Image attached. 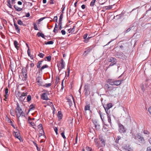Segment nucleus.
Listing matches in <instances>:
<instances>
[{
	"mask_svg": "<svg viewBox=\"0 0 151 151\" xmlns=\"http://www.w3.org/2000/svg\"><path fill=\"white\" fill-rule=\"evenodd\" d=\"M49 94L46 93H43L41 96V98L43 100H49V99L47 96V95H49Z\"/></svg>",
	"mask_w": 151,
	"mask_h": 151,
	"instance_id": "9b49d317",
	"label": "nucleus"
},
{
	"mask_svg": "<svg viewBox=\"0 0 151 151\" xmlns=\"http://www.w3.org/2000/svg\"><path fill=\"white\" fill-rule=\"evenodd\" d=\"M48 67V66L46 65H43L40 68V70L42 71V70L45 68H47Z\"/></svg>",
	"mask_w": 151,
	"mask_h": 151,
	"instance_id": "473e14b6",
	"label": "nucleus"
},
{
	"mask_svg": "<svg viewBox=\"0 0 151 151\" xmlns=\"http://www.w3.org/2000/svg\"><path fill=\"white\" fill-rule=\"evenodd\" d=\"M125 149L127 151H132V149L131 147H129V146H126L125 147Z\"/></svg>",
	"mask_w": 151,
	"mask_h": 151,
	"instance_id": "7c9ffc66",
	"label": "nucleus"
},
{
	"mask_svg": "<svg viewBox=\"0 0 151 151\" xmlns=\"http://www.w3.org/2000/svg\"><path fill=\"white\" fill-rule=\"evenodd\" d=\"M112 6H105L103 7V9H106V10H109L111 9L112 8Z\"/></svg>",
	"mask_w": 151,
	"mask_h": 151,
	"instance_id": "c756f323",
	"label": "nucleus"
},
{
	"mask_svg": "<svg viewBox=\"0 0 151 151\" xmlns=\"http://www.w3.org/2000/svg\"><path fill=\"white\" fill-rule=\"evenodd\" d=\"M42 80V79L41 77H38L36 78V81L37 83V84L39 86H42V82L41 81Z\"/></svg>",
	"mask_w": 151,
	"mask_h": 151,
	"instance_id": "9d476101",
	"label": "nucleus"
},
{
	"mask_svg": "<svg viewBox=\"0 0 151 151\" xmlns=\"http://www.w3.org/2000/svg\"><path fill=\"white\" fill-rule=\"evenodd\" d=\"M93 123L95 125V127L97 129H100V125L99 122L98 121L95 119L93 121Z\"/></svg>",
	"mask_w": 151,
	"mask_h": 151,
	"instance_id": "423d86ee",
	"label": "nucleus"
},
{
	"mask_svg": "<svg viewBox=\"0 0 151 151\" xmlns=\"http://www.w3.org/2000/svg\"><path fill=\"white\" fill-rule=\"evenodd\" d=\"M63 14H60V18H59V22H62V19L63 18Z\"/></svg>",
	"mask_w": 151,
	"mask_h": 151,
	"instance_id": "4c0bfd02",
	"label": "nucleus"
},
{
	"mask_svg": "<svg viewBox=\"0 0 151 151\" xmlns=\"http://www.w3.org/2000/svg\"><path fill=\"white\" fill-rule=\"evenodd\" d=\"M19 25L25 26L26 25L21 20H19Z\"/></svg>",
	"mask_w": 151,
	"mask_h": 151,
	"instance_id": "09e8293b",
	"label": "nucleus"
},
{
	"mask_svg": "<svg viewBox=\"0 0 151 151\" xmlns=\"http://www.w3.org/2000/svg\"><path fill=\"white\" fill-rule=\"evenodd\" d=\"M13 134L15 137L19 139V136L18 135V133L16 132H14L13 133Z\"/></svg>",
	"mask_w": 151,
	"mask_h": 151,
	"instance_id": "bb28decb",
	"label": "nucleus"
},
{
	"mask_svg": "<svg viewBox=\"0 0 151 151\" xmlns=\"http://www.w3.org/2000/svg\"><path fill=\"white\" fill-rule=\"evenodd\" d=\"M116 17H117L118 19H119L122 17V16H120V14H119L117 15L116 16Z\"/></svg>",
	"mask_w": 151,
	"mask_h": 151,
	"instance_id": "bf43d9fd",
	"label": "nucleus"
},
{
	"mask_svg": "<svg viewBox=\"0 0 151 151\" xmlns=\"http://www.w3.org/2000/svg\"><path fill=\"white\" fill-rule=\"evenodd\" d=\"M123 81V80H120L114 81V85L117 86L121 83H122Z\"/></svg>",
	"mask_w": 151,
	"mask_h": 151,
	"instance_id": "4468645a",
	"label": "nucleus"
},
{
	"mask_svg": "<svg viewBox=\"0 0 151 151\" xmlns=\"http://www.w3.org/2000/svg\"><path fill=\"white\" fill-rule=\"evenodd\" d=\"M108 120V122L110 123V125H111V120L110 117V115H109L107 116Z\"/></svg>",
	"mask_w": 151,
	"mask_h": 151,
	"instance_id": "c9c22d12",
	"label": "nucleus"
},
{
	"mask_svg": "<svg viewBox=\"0 0 151 151\" xmlns=\"http://www.w3.org/2000/svg\"><path fill=\"white\" fill-rule=\"evenodd\" d=\"M46 58L47 59L48 61H50L51 60V57L50 55H49V56L47 57Z\"/></svg>",
	"mask_w": 151,
	"mask_h": 151,
	"instance_id": "a18cd8bd",
	"label": "nucleus"
},
{
	"mask_svg": "<svg viewBox=\"0 0 151 151\" xmlns=\"http://www.w3.org/2000/svg\"><path fill=\"white\" fill-rule=\"evenodd\" d=\"M84 110L85 111L87 110H89L91 112V111L90 110V106L89 104H88L85 106Z\"/></svg>",
	"mask_w": 151,
	"mask_h": 151,
	"instance_id": "aec40b11",
	"label": "nucleus"
},
{
	"mask_svg": "<svg viewBox=\"0 0 151 151\" xmlns=\"http://www.w3.org/2000/svg\"><path fill=\"white\" fill-rule=\"evenodd\" d=\"M62 22H59V29L60 30L62 29Z\"/></svg>",
	"mask_w": 151,
	"mask_h": 151,
	"instance_id": "3c124183",
	"label": "nucleus"
},
{
	"mask_svg": "<svg viewBox=\"0 0 151 151\" xmlns=\"http://www.w3.org/2000/svg\"><path fill=\"white\" fill-rule=\"evenodd\" d=\"M31 99V96L30 95H29L27 96V101H30Z\"/></svg>",
	"mask_w": 151,
	"mask_h": 151,
	"instance_id": "37998d69",
	"label": "nucleus"
},
{
	"mask_svg": "<svg viewBox=\"0 0 151 151\" xmlns=\"http://www.w3.org/2000/svg\"><path fill=\"white\" fill-rule=\"evenodd\" d=\"M52 85L51 83H45V84L42 85V86L48 88L50 86Z\"/></svg>",
	"mask_w": 151,
	"mask_h": 151,
	"instance_id": "c85d7f7f",
	"label": "nucleus"
},
{
	"mask_svg": "<svg viewBox=\"0 0 151 151\" xmlns=\"http://www.w3.org/2000/svg\"><path fill=\"white\" fill-rule=\"evenodd\" d=\"M94 47V46L93 45L90 46L86 50L84 51L83 54L86 53V54L85 55H86L88 54L93 49Z\"/></svg>",
	"mask_w": 151,
	"mask_h": 151,
	"instance_id": "1a4fd4ad",
	"label": "nucleus"
},
{
	"mask_svg": "<svg viewBox=\"0 0 151 151\" xmlns=\"http://www.w3.org/2000/svg\"><path fill=\"white\" fill-rule=\"evenodd\" d=\"M14 45L15 47V48L17 49V50L19 49V47L18 46V45H19V44L16 40H14Z\"/></svg>",
	"mask_w": 151,
	"mask_h": 151,
	"instance_id": "412c9836",
	"label": "nucleus"
},
{
	"mask_svg": "<svg viewBox=\"0 0 151 151\" xmlns=\"http://www.w3.org/2000/svg\"><path fill=\"white\" fill-rule=\"evenodd\" d=\"M5 94L4 95V97L6 98H7L8 97V96L9 95V94H8V89L7 88H5Z\"/></svg>",
	"mask_w": 151,
	"mask_h": 151,
	"instance_id": "b1692460",
	"label": "nucleus"
},
{
	"mask_svg": "<svg viewBox=\"0 0 151 151\" xmlns=\"http://www.w3.org/2000/svg\"><path fill=\"white\" fill-rule=\"evenodd\" d=\"M53 43L52 41H50L47 42L45 44L46 45H52L53 44Z\"/></svg>",
	"mask_w": 151,
	"mask_h": 151,
	"instance_id": "ea45409f",
	"label": "nucleus"
},
{
	"mask_svg": "<svg viewBox=\"0 0 151 151\" xmlns=\"http://www.w3.org/2000/svg\"><path fill=\"white\" fill-rule=\"evenodd\" d=\"M84 39V40L83 41L85 43H87L89 41V40L87 38H86Z\"/></svg>",
	"mask_w": 151,
	"mask_h": 151,
	"instance_id": "052dcab7",
	"label": "nucleus"
},
{
	"mask_svg": "<svg viewBox=\"0 0 151 151\" xmlns=\"http://www.w3.org/2000/svg\"><path fill=\"white\" fill-rule=\"evenodd\" d=\"M19 85H18V84H17L16 88L15 89V94L14 96V101L16 103V104L17 105V107L15 109V113L13 109H11L10 110L11 114L12 116H14L15 114L18 119L19 118V116H18V114H19V104L18 103V101H19Z\"/></svg>",
	"mask_w": 151,
	"mask_h": 151,
	"instance_id": "f257e3e1",
	"label": "nucleus"
},
{
	"mask_svg": "<svg viewBox=\"0 0 151 151\" xmlns=\"http://www.w3.org/2000/svg\"><path fill=\"white\" fill-rule=\"evenodd\" d=\"M105 109H109L112 107V104L111 103L108 104L106 105L103 106Z\"/></svg>",
	"mask_w": 151,
	"mask_h": 151,
	"instance_id": "2eb2a0df",
	"label": "nucleus"
},
{
	"mask_svg": "<svg viewBox=\"0 0 151 151\" xmlns=\"http://www.w3.org/2000/svg\"><path fill=\"white\" fill-rule=\"evenodd\" d=\"M114 81H110L109 82V84L111 85H114Z\"/></svg>",
	"mask_w": 151,
	"mask_h": 151,
	"instance_id": "603ef678",
	"label": "nucleus"
},
{
	"mask_svg": "<svg viewBox=\"0 0 151 151\" xmlns=\"http://www.w3.org/2000/svg\"><path fill=\"white\" fill-rule=\"evenodd\" d=\"M75 26H73V27L72 28H70L68 30V31L69 33H72L75 31Z\"/></svg>",
	"mask_w": 151,
	"mask_h": 151,
	"instance_id": "a878e982",
	"label": "nucleus"
},
{
	"mask_svg": "<svg viewBox=\"0 0 151 151\" xmlns=\"http://www.w3.org/2000/svg\"><path fill=\"white\" fill-rule=\"evenodd\" d=\"M132 137L134 138L135 139H137V137H134L133 134H132ZM137 138L139 139V141L141 143H143L144 142L145 140L143 137L140 135L138 134H137Z\"/></svg>",
	"mask_w": 151,
	"mask_h": 151,
	"instance_id": "39448f33",
	"label": "nucleus"
},
{
	"mask_svg": "<svg viewBox=\"0 0 151 151\" xmlns=\"http://www.w3.org/2000/svg\"><path fill=\"white\" fill-rule=\"evenodd\" d=\"M118 124L119 132L121 133H125L126 132V131L124 126L120 123H118Z\"/></svg>",
	"mask_w": 151,
	"mask_h": 151,
	"instance_id": "7ed1b4c3",
	"label": "nucleus"
},
{
	"mask_svg": "<svg viewBox=\"0 0 151 151\" xmlns=\"http://www.w3.org/2000/svg\"><path fill=\"white\" fill-rule=\"evenodd\" d=\"M15 0H8L7 1V6L10 8H12V4L15 3Z\"/></svg>",
	"mask_w": 151,
	"mask_h": 151,
	"instance_id": "f8f14e48",
	"label": "nucleus"
},
{
	"mask_svg": "<svg viewBox=\"0 0 151 151\" xmlns=\"http://www.w3.org/2000/svg\"><path fill=\"white\" fill-rule=\"evenodd\" d=\"M35 108L34 107V106H33V105L32 104H31L30 105V108L29 109V111H30L33 110Z\"/></svg>",
	"mask_w": 151,
	"mask_h": 151,
	"instance_id": "58836bf2",
	"label": "nucleus"
},
{
	"mask_svg": "<svg viewBox=\"0 0 151 151\" xmlns=\"http://www.w3.org/2000/svg\"><path fill=\"white\" fill-rule=\"evenodd\" d=\"M43 92H44L43 93H46L47 94H49V92L48 91L46 90H44L43 91Z\"/></svg>",
	"mask_w": 151,
	"mask_h": 151,
	"instance_id": "69168bd1",
	"label": "nucleus"
},
{
	"mask_svg": "<svg viewBox=\"0 0 151 151\" xmlns=\"http://www.w3.org/2000/svg\"><path fill=\"white\" fill-rule=\"evenodd\" d=\"M61 62L60 63V65L58 64L57 65L58 67V70L60 72L62 69H63L65 66V64L64 62L63 59H62L61 60Z\"/></svg>",
	"mask_w": 151,
	"mask_h": 151,
	"instance_id": "20e7f679",
	"label": "nucleus"
},
{
	"mask_svg": "<svg viewBox=\"0 0 151 151\" xmlns=\"http://www.w3.org/2000/svg\"><path fill=\"white\" fill-rule=\"evenodd\" d=\"M63 115L61 111H58V117L59 120L61 119L62 118Z\"/></svg>",
	"mask_w": 151,
	"mask_h": 151,
	"instance_id": "6ab92c4d",
	"label": "nucleus"
},
{
	"mask_svg": "<svg viewBox=\"0 0 151 151\" xmlns=\"http://www.w3.org/2000/svg\"><path fill=\"white\" fill-rule=\"evenodd\" d=\"M61 32L63 35H65L66 34V32L64 30H62L61 31Z\"/></svg>",
	"mask_w": 151,
	"mask_h": 151,
	"instance_id": "13d9d810",
	"label": "nucleus"
},
{
	"mask_svg": "<svg viewBox=\"0 0 151 151\" xmlns=\"http://www.w3.org/2000/svg\"><path fill=\"white\" fill-rule=\"evenodd\" d=\"M61 135L64 139L66 138V137L64 135V132H63L61 133Z\"/></svg>",
	"mask_w": 151,
	"mask_h": 151,
	"instance_id": "4d7b16f0",
	"label": "nucleus"
},
{
	"mask_svg": "<svg viewBox=\"0 0 151 151\" xmlns=\"http://www.w3.org/2000/svg\"><path fill=\"white\" fill-rule=\"evenodd\" d=\"M96 1V0H92L90 3V6H94Z\"/></svg>",
	"mask_w": 151,
	"mask_h": 151,
	"instance_id": "f704fd0d",
	"label": "nucleus"
},
{
	"mask_svg": "<svg viewBox=\"0 0 151 151\" xmlns=\"http://www.w3.org/2000/svg\"><path fill=\"white\" fill-rule=\"evenodd\" d=\"M105 109L106 112L107 114V116H108L109 115H109V114L110 113V111H109V109Z\"/></svg>",
	"mask_w": 151,
	"mask_h": 151,
	"instance_id": "8fccbe9b",
	"label": "nucleus"
},
{
	"mask_svg": "<svg viewBox=\"0 0 151 151\" xmlns=\"http://www.w3.org/2000/svg\"><path fill=\"white\" fill-rule=\"evenodd\" d=\"M22 73L24 76L26 78L27 77V73L26 70L24 68L22 69Z\"/></svg>",
	"mask_w": 151,
	"mask_h": 151,
	"instance_id": "4be33fe9",
	"label": "nucleus"
},
{
	"mask_svg": "<svg viewBox=\"0 0 151 151\" xmlns=\"http://www.w3.org/2000/svg\"><path fill=\"white\" fill-rule=\"evenodd\" d=\"M14 25L17 32L18 33H19V28L18 27V26L14 22Z\"/></svg>",
	"mask_w": 151,
	"mask_h": 151,
	"instance_id": "cd10ccee",
	"label": "nucleus"
},
{
	"mask_svg": "<svg viewBox=\"0 0 151 151\" xmlns=\"http://www.w3.org/2000/svg\"><path fill=\"white\" fill-rule=\"evenodd\" d=\"M108 60L109 62H111V63L109 64V67L112 66L115 64H116L117 62L116 60V58H114L113 57H110L108 58Z\"/></svg>",
	"mask_w": 151,
	"mask_h": 151,
	"instance_id": "f03ea898",
	"label": "nucleus"
},
{
	"mask_svg": "<svg viewBox=\"0 0 151 151\" xmlns=\"http://www.w3.org/2000/svg\"><path fill=\"white\" fill-rule=\"evenodd\" d=\"M99 113L100 115V116L101 118V120L103 121V119H104V115H105V114L103 113L102 112H101L99 111Z\"/></svg>",
	"mask_w": 151,
	"mask_h": 151,
	"instance_id": "5701e85b",
	"label": "nucleus"
},
{
	"mask_svg": "<svg viewBox=\"0 0 151 151\" xmlns=\"http://www.w3.org/2000/svg\"><path fill=\"white\" fill-rule=\"evenodd\" d=\"M88 35L87 33L85 34L83 36V38L84 39L87 38Z\"/></svg>",
	"mask_w": 151,
	"mask_h": 151,
	"instance_id": "680f3d73",
	"label": "nucleus"
},
{
	"mask_svg": "<svg viewBox=\"0 0 151 151\" xmlns=\"http://www.w3.org/2000/svg\"><path fill=\"white\" fill-rule=\"evenodd\" d=\"M86 149L87 151H92V149L89 147H86Z\"/></svg>",
	"mask_w": 151,
	"mask_h": 151,
	"instance_id": "c03bdc74",
	"label": "nucleus"
},
{
	"mask_svg": "<svg viewBox=\"0 0 151 151\" xmlns=\"http://www.w3.org/2000/svg\"><path fill=\"white\" fill-rule=\"evenodd\" d=\"M38 128L39 129H42L43 127L42 124H39L38 126Z\"/></svg>",
	"mask_w": 151,
	"mask_h": 151,
	"instance_id": "864d4df0",
	"label": "nucleus"
},
{
	"mask_svg": "<svg viewBox=\"0 0 151 151\" xmlns=\"http://www.w3.org/2000/svg\"><path fill=\"white\" fill-rule=\"evenodd\" d=\"M45 18V17H43L41 18L38 20V21L39 22H40Z\"/></svg>",
	"mask_w": 151,
	"mask_h": 151,
	"instance_id": "6e6d98bb",
	"label": "nucleus"
},
{
	"mask_svg": "<svg viewBox=\"0 0 151 151\" xmlns=\"http://www.w3.org/2000/svg\"><path fill=\"white\" fill-rule=\"evenodd\" d=\"M29 123L32 126H34L35 125V123L33 122H29Z\"/></svg>",
	"mask_w": 151,
	"mask_h": 151,
	"instance_id": "e2e57ef3",
	"label": "nucleus"
},
{
	"mask_svg": "<svg viewBox=\"0 0 151 151\" xmlns=\"http://www.w3.org/2000/svg\"><path fill=\"white\" fill-rule=\"evenodd\" d=\"M116 57L119 58H122L123 59H126L127 58L126 56L124 55L122 52H117L116 54Z\"/></svg>",
	"mask_w": 151,
	"mask_h": 151,
	"instance_id": "6e6552de",
	"label": "nucleus"
},
{
	"mask_svg": "<svg viewBox=\"0 0 151 151\" xmlns=\"http://www.w3.org/2000/svg\"><path fill=\"white\" fill-rule=\"evenodd\" d=\"M21 95L19 96V101H23L25 99L26 96L27 95V92H21Z\"/></svg>",
	"mask_w": 151,
	"mask_h": 151,
	"instance_id": "0eeeda50",
	"label": "nucleus"
},
{
	"mask_svg": "<svg viewBox=\"0 0 151 151\" xmlns=\"http://www.w3.org/2000/svg\"><path fill=\"white\" fill-rule=\"evenodd\" d=\"M147 151H151V148L150 147H148L147 148Z\"/></svg>",
	"mask_w": 151,
	"mask_h": 151,
	"instance_id": "774afa93",
	"label": "nucleus"
},
{
	"mask_svg": "<svg viewBox=\"0 0 151 151\" xmlns=\"http://www.w3.org/2000/svg\"><path fill=\"white\" fill-rule=\"evenodd\" d=\"M20 116L25 117V114L23 112H21V113L20 114V116Z\"/></svg>",
	"mask_w": 151,
	"mask_h": 151,
	"instance_id": "5fc2aeb1",
	"label": "nucleus"
},
{
	"mask_svg": "<svg viewBox=\"0 0 151 151\" xmlns=\"http://www.w3.org/2000/svg\"><path fill=\"white\" fill-rule=\"evenodd\" d=\"M58 26L57 24L56 23L54 29L53 30V32H56L58 30Z\"/></svg>",
	"mask_w": 151,
	"mask_h": 151,
	"instance_id": "72a5a7b5",
	"label": "nucleus"
},
{
	"mask_svg": "<svg viewBox=\"0 0 151 151\" xmlns=\"http://www.w3.org/2000/svg\"><path fill=\"white\" fill-rule=\"evenodd\" d=\"M33 26L34 27V29L35 30H38V29L37 28V26L35 23L33 24Z\"/></svg>",
	"mask_w": 151,
	"mask_h": 151,
	"instance_id": "79ce46f5",
	"label": "nucleus"
},
{
	"mask_svg": "<svg viewBox=\"0 0 151 151\" xmlns=\"http://www.w3.org/2000/svg\"><path fill=\"white\" fill-rule=\"evenodd\" d=\"M148 111L150 114H151V106L148 108Z\"/></svg>",
	"mask_w": 151,
	"mask_h": 151,
	"instance_id": "338daca9",
	"label": "nucleus"
},
{
	"mask_svg": "<svg viewBox=\"0 0 151 151\" xmlns=\"http://www.w3.org/2000/svg\"><path fill=\"white\" fill-rule=\"evenodd\" d=\"M42 62L43 61H39L37 65V67L38 68H39L40 67L41 65L42 64Z\"/></svg>",
	"mask_w": 151,
	"mask_h": 151,
	"instance_id": "2f4dec72",
	"label": "nucleus"
},
{
	"mask_svg": "<svg viewBox=\"0 0 151 151\" xmlns=\"http://www.w3.org/2000/svg\"><path fill=\"white\" fill-rule=\"evenodd\" d=\"M88 85V84H86L84 86V90L85 91V93H87L89 91Z\"/></svg>",
	"mask_w": 151,
	"mask_h": 151,
	"instance_id": "a211bd4d",
	"label": "nucleus"
},
{
	"mask_svg": "<svg viewBox=\"0 0 151 151\" xmlns=\"http://www.w3.org/2000/svg\"><path fill=\"white\" fill-rule=\"evenodd\" d=\"M54 19L56 22H57L58 21V17L57 16H55L54 18Z\"/></svg>",
	"mask_w": 151,
	"mask_h": 151,
	"instance_id": "0e129e2a",
	"label": "nucleus"
},
{
	"mask_svg": "<svg viewBox=\"0 0 151 151\" xmlns=\"http://www.w3.org/2000/svg\"><path fill=\"white\" fill-rule=\"evenodd\" d=\"M120 16H121L124 17L125 16H127L128 14L129 15V12H127L126 11H124V10L122 11V12L120 14Z\"/></svg>",
	"mask_w": 151,
	"mask_h": 151,
	"instance_id": "f3484780",
	"label": "nucleus"
},
{
	"mask_svg": "<svg viewBox=\"0 0 151 151\" xmlns=\"http://www.w3.org/2000/svg\"><path fill=\"white\" fill-rule=\"evenodd\" d=\"M31 51L30 49L28 47V49L27 51V54L28 56L30 57L31 59H33V57L32 55H31Z\"/></svg>",
	"mask_w": 151,
	"mask_h": 151,
	"instance_id": "dca6fc26",
	"label": "nucleus"
},
{
	"mask_svg": "<svg viewBox=\"0 0 151 151\" xmlns=\"http://www.w3.org/2000/svg\"><path fill=\"white\" fill-rule=\"evenodd\" d=\"M54 130L55 131V133H56V134L57 135L58 134V128L57 127H55L54 128Z\"/></svg>",
	"mask_w": 151,
	"mask_h": 151,
	"instance_id": "de8ad7c7",
	"label": "nucleus"
},
{
	"mask_svg": "<svg viewBox=\"0 0 151 151\" xmlns=\"http://www.w3.org/2000/svg\"><path fill=\"white\" fill-rule=\"evenodd\" d=\"M37 35L38 37H41L42 38H45V35L42 33L38 32L37 33Z\"/></svg>",
	"mask_w": 151,
	"mask_h": 151,
	"instance_id": "393cba45",
	"label": "nucleus"
},
{
	"mask_svg": "<svg viewBox=\"0 0 151 151\" xmlns=\"http://www.w3.org/2000/svg\"><path fill=\"white\" fill-rule=\"evenodd\" d=\"M30 15V14L29 12L27 13L26 14H24V15L23 16H22V17H24L25 16L26 17H29Z\"/></svg>",
	"mask_w": 151,
	"mask_h": 151,
	"instance_id": "e433bc0d",
	"label": "nucleus"
},
{
	"mask_svg": "<svg viewBox=\"0 0 151 151\" xmlns=\"http://www.w3.org/2000/svg\"><path fill=\"white\" fill-rule=\"evenodd\" d=\"M99 139H100L101 142V145L99 146V147H102L105 146V140L103 139L102 137L99 136Z\"/></svg>",
	"mask_w": 151,
	"mask_h": 151,
	"instance_id": "ddd939ff",
	"label": "nucleus"
},
{
	"mask_svg": "<svg viewBox=\"0 0 151 151\" xmlns=\"http://www.w3.org/2000/svg\"><path fill=\"white\" fill-rule=\"evenodd\" d=\"M121 138V137L120 136H118L116 139V143H118L119 142V140Z\"/></svg>",
	"mask_w": 151,
	"mask_h": 151,
	"instance_id": "a19ab883",
	"label": "nucleus"
},
{
	"mask_svg": "<svg viewBox=\"0 0 151 151\" xmlns=\"http://www.w3.org/2000/svg\"><path fill=\"white\" fill-rule=\"evenodd\" d=\"M38 55L40 57V58H43V57H44V56H45V55L42 54V53H40Z\"/></svg>",
	"mask_w": 151,
	"mask_h": 151,
	"instance_id": "49530a36",
	"label": "nucleus"
}]
</instances>
